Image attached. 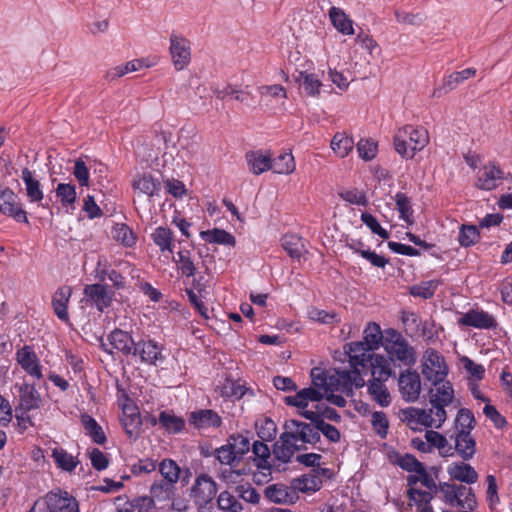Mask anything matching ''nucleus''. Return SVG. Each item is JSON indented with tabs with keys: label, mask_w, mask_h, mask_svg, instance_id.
Segmentation results:
<instances>
[{
	"label": "nucleus",
	"mask_w": 512,
	"mask_h": 512,
	"mask_svg": "<svg viewBox=\"0 0 512 512\" xmlns=\"http://www.w3.org/2000/svg\"><path fill=\"white\" fill-rule=\"evenodd\" d=\"M46 506L50 512H79L78 502L67 492L49 493Z\"/></svg>",
	"instance_id": "obj_23"
},
{
	"label": "nucleus",
	"mask_w": 512,
	"mask_h": 512,
	"mask_svg": "<svg viewBox=\"0 0 512 512\" xmlns=\"http://www.w3.org/2000/svg\"><path fill=\"white\" fill-rule=\"evenodd\" d=\"M441 284L440 280H428L423 281L410 288V294L415 297H421L423 299H429L433 297L438 286Z\"/></svg>",
	"instance_id": "obj_58"
},
{
	"label": "nucleus",
	"mask_w": 512,
	"mask_h": 512,
	"mask_svg": "<svg viewBox=\"0 0 512 512\" xmlns=\"http://www.w3.org/2000/svg\"><path fill=\"white\" fill-rule=\"evenodd\" d=\"M157 468L162 478L160 480L167 481L174 485L177 484L180 478V467L179 465L172 459H163L159 464H157Z\"/></svg>",
	"instance_id": "obj_47"
},
{
	"label": "nucleus",
	"mask_w": 512,
	"mask_h": 512,
	"mask_svg": "<svg viewBox=\"0 0 512 512\" xmlns=\"http://www.w3.org/2000/svg\"><path fill=\"white\" fill-rule=\"evenodd\" d=\"M246 161L250 171L255 175H260L265 171L271 170V157L262 151H250L246 154Z\"/></svg>",
	"instance_id": "obj_36"
},
{
	"label": "nucleus",
	"mask_w": 512,
	"mask_h": 512,
	"mask_svg": "<svg viewBox=\"0 0 512 512\" xmlns=\"http://www.w3.org/2000/svg\"><path fill=\"white\" fill-rule=\"evenodd\" d=\"M133 188L149 197H153L158 195L161 189V183L150 174H143L133 181Z\"/></svg>",
	"instance_id": "obj_44"
},
{
	"label": "nucleus",
	"mask_w": 512,
	"mask_h": 512,
	"mask_svg": "<svg viewBox=\"0 0 512 512\" xmlns=\"http://www.w3.org/2000/svg\"><path fill=\"white\" fill-rule=\"evenodd\" d=\"M295 161L291 153H281L271 159V170L277 174H290L295 170Z\"/></svg>",
	"instance_id": "obj_52"
},
{
	"label": "nucleus",
	"mask_w": 512,
	"mask_h": 512,
	"mask_svg": "<svg viewBox=\"0 0 512 512\" xmlns=\"http://www.w3.org/2000/svg\"><path fill=\"white\" fill-rule=\"evenodd\" d=\"M325 397V393L321 387L312 384L311 387L298 391L295 395L285 397L284 401L289 406H295L302 411L307 409L309 402H319Z\"/></svg>",
	"instance_id": "obj_16"
},
{
	"label": "nucleus",
	"mask_w": 512,
	"mask_h": 512,
	"mask_svg": "<svg viewBox=\"0 0 512 512\" xmlns=\"http://www.w3.org/2000/svg\"><path fill=\"white\" fill-rule=\"evenodd\" d=\"M151 238L161 253H173L174 235L171 229L159 226L153 231Z\"/></svg>",
	"instance_id": "obj_38"
},
{
	"label": "nucleus",
	"mask_w": 512,
	"mask_h": 512,
	"mask_svg": "<svg viewBox=\"0 0 512 512\" xmlns=\"http://www.w3.org/2000/svg\"><path fill=\"white\" fill-rule=\"evenodd\" d=\"M72 295L70 286H62L58 288L52 298V307L56 316L64 321H69L68 303Z\"/></svg>",
	"instance_id": "obj_26"
},
{
	"label": "nucleus",
	"mask_w": 512,
	"mask_h": 512,
	"mask_svg": "<svg viewBox=\"0 0 512 512\" xmlns=\"http://www.w3.org/2000/svg\"><path fill=\"white\" fill-rule=\"evenodd\" d=\"M175 491L176 485L159 479L154 480L149 489L156 504H162L160 508H164L173 499Z\"/></svg>",
	"instance_id": "obj_27"
},
{
	"label": "nucleus",
	"mask_w": 512,
	"mask_h": 512,
	"mask_svg": "<svg viewBox=\"0 0 512 512\" xmlns=\"http://www.w3.org/2000/svg\"><path fill=\"white\" fill-rule=\"evenodd\" d=\"M387 353L405 365H413L416 362V353L405 338L396 331L390 332V338H386L384 344Z\"/></svg>",
	"instance_id": "obj_8"
},
{
	"label": "nucleus",
	"mask_w": 512,
	"mask_h": 512,
	"mask_svg": "<svg viewBox=\"0 0 512 512\" xmlns=\"http://www.w3.org/2000/svg\"><path fill=\"white\" fill-rule=\"evenodd\" d=\"M15 360L29 376L37 380L43 378L42 365L32 346L25 345L18 349Z\"/></svg>",
	"instance_id": "obj_12"
},
{
	"label": "nucleus",
	"mask_w": 512,
	"mask_h": 512,
	"mask_svg": "<svg viewBox=\"0 0 512 512\" xmlns=\"http://www.w3.org/2000/svg\"><path fill=\"white\" fill-rule=\"evenodd\" d=\"M328 472L326 468L312 469L309 473L303 474L291 481V488L294 491L313 493L322 487V475Z\"/></svg>",
	"instance_id": "obj_15"
},
{
	"label": "nucleus",
	"mask_w": 512,
	"mask_h": 512,
	"mask_svg": "<svg viewBox=\"0 0 512 512\" xmlns=\"http://www.w3.org/2000/svg\"><path fill=\"white\" fill-rule=\"evenodd\" d=\"M264 492L266 498L274 503L292 502L294 496V492L282 484L269 485Z\"/></svg>",
	"instance_id": "obj_43"
},
{
	"label": "nucleus",
	"mask_w": 512,
	"mask_h": 512,
	"mask_svg": "<svg viewBox=\"0 0 512 512\" xmlns=\"http://www.w3.org/2000/svg\"><path fill=\"white\" fill-rule=\"evenodd\" d=\"M285 437L291 439L296 444L304 446L305 444L315 445L320 441V435L314 424L305 423L295 419H290L284 423Z\"/></svg>",
	"instance_id": "obj_4"
},
{
	"label": "nucleus",
	"mask_w": 512,
	"mask_h": 512,
	"mask_svg": "<svg viewBox=\"0 0 512 512\" xmlns=\"http://www.w3.org/2000/svg\"><path fill=\"white\" fill-rule=\"evenodd\" d=\"M422 374L429 382L443 380L448 374L444 357L433 348L427 349L423 354Z\"/></svg>",
	"instance_id": "obj_6"
},
{
	"label": "nucleus",
	"mask_w": 512,
	"mask_h": 512,
	"mask_svg": "<svg viewBox=\"0 0 512 512\" xmlns=\"http://www.w3.org/2000/svg\"><path fill=\"white\" fill-rule=\"evenodd\" d=\"M257 434L263 441H272L277 433L276 423L270 418H265L256 423Z\"/></svg>",
	"instance_id": "obj_63"
},
{
	"label": "nucleus",
	"mask_w": 512,
	"mask_h": 512,
	"mask_svg": "<svg viewBox=\"0 0 512 512\" xmlns=\"http://www.w3.org/2000/svg\"><path fill=\"white\" fill-rule=\"evenodd\" d=\"M333 152L340 158L346 157L354 147V140L344 132H337L330 143Z\"/></svg>",
	"instance_id": "obj_42"
},
{
	"label": "nucleus",
	"mask_w": 512,
	"mask_h": 512,
	"mask_svg": "<svg viewBox=\"0 0 512 512\" xmlns=\"http://www.w3.org/2000/svg\"><path fill=\"white\" fill-rule=\"evenodd\" d=\"M425 439L430 443L431 451L437 449L441 457H453L454 450L447 438L441 433L434 430H427L425 432Z\"/></svg>",
	"instance_id": "obj_35"
},
{
	"label": "nucleus",
	"mask_w": 512,
	"mask_h": 512,
	"mask_svg": "<svg viewBox=\"0 0 512 512\" xmlns=\"http://www.w3.org/2000/svg\"><path fill=\"white\" fill-rule=\"evenodd\" d=\"M387 381L369 380L367 390L371 399L380 407H388L392 402L391 394L386 386Z\"/></svg>",
	"instance_id": "obj_33"
},
{
	"label": "nucleus",
	"mask_w": 512,
	"mask_h": 512,
	"mask_svg": "<svg viewBox=\"0 0 512 512\" xmlns=\"http://www.w3.org/2000/svg\"><path fill=\"white\" fill-rule=\"evenodd\" d=\"M300 85L309 96H317L320 93L321 81L315 74L301 72L299 75Z\"/></svg>",
	"instance_id": "obj_59"
},
{
	"label": "nucleus",
	"mask_w": 512,
	"mask_h": 512,
	"mask_svg": "<svg viewBox=\"0 0 512 512\" xmlns=\"http://www.w3.org/2000/svg\"><path fill=\"white\" fill-rule=\"evenodd\" d=\"M169 44V53L175 70L186 69L191 62V42L183 35L172 32Z\"/></svg>",
	"instance_id": "obj_7"
},
{
	"label": "nucleus",
	"mask_w": 512,
	"mask_h": 512,
	"mask_svg": "<svg viewBox=\"0 0 512 512\" xmlns=\"http://www.w3.org/2000/svg\"><path fill=\"white\" fill-rule=\"evenodd\" d=\"M217 494L216 482L207 474H200L194 481L190 497L199 508H205L211 504Z\"/></svg>",
	"instance_id": "obj_5"
},
{
	"label": "nucleus",
	"mask_w": 512,
	"mask_h": 512,
	"mask_svg": "<svg viewBox=\"0 0 512 512\" xmlns=\"http://www.w3.org/2000/svg\"><path fill=\"white\" fill-rule=\"evenodd\" d=\"M433 387L430 389V404L435 411L445 410L454 399V389L452 384L445 379L431 382Z\"/></svg>",
	"instance_id": "obj_14"
},
{
	"label": "nucleus",
	"mask_w": 512,
	"mask_h": 512,
	"mask_svg": "<svg viewBox=\"0 0 512 512\" xmlns=\"http://www.w3.org/2000/svg\"><path fill=\"white\" fill-rule=\"evenodd\" d=\"M282 247L291 258L300 259L306 251L303 240L296 234H286L283 236Z\"/></svg>",
	"instance_id": "obj_45"
},
{
	"label": "nucleus",
	"mask_w": 512,
	"mask_h": 512,
	"mask_svg": "<svg viewBox=\"0 0 512 512\" xmlns=\"http://www.w3.org/2000/svg\"><path fill=\"white\" fill-rule=\"evenodd\" d=\"M329 18L338 32L344 35L354 34L353 22L341 8L332 7L329 10Z\"/></svg>",
	"instance_id": "obj_37"
},
{
	"label": "nucleus",
	"mask_w": 512,
	"mask_h": 512,
	"mask_svg": "<svg viewBox=\"0 0 512 512\" xmlns=\"http://www.w3.org/2000/svg\"><path fill=\"white\" fill-rule=\"evenodd\" d=\"M451 439L454 440V445H452L454 455L457 454L464 461H469L474 457L476 441L469 430L456 431Z\"/></svg>",
	"instance_id": "obj_17"
},
{
	"label": "nucleus",
	"mask_w": 512,
	"mask_h": 512,
	"mask_svg": "<svg viewBox=\"0 0 512 512\" xmlns=\"http://www.w3.org/2000/svg\"><path fill=\"white\" fill-rule=\"evenodd\" d=\"M158 423L169 433H179L185 426V421L171 411L160 412Z\"/></svg>",
	"instance_id": "obj_51"
},
{
	"label": "nucleus",
	"mask_w": 512,
	"mask_h": 512,
	"mask_svg": "<svg viewBox=\"0 0 512 512\" xmlns=\"http://www.w3.org/2000/svg\"><path fill=\"white\" fill-rule=\"evenodd\" d=\"M21 177L25 184L28 200L32 203H38L42 207H45V205L41 204V201L44 198V193L41 189L40 182L34 178L33 173L28 168H24L22 170Z\"/></svg>",
	"instance_id": "obj_32"
},
{
	"label": "nucleus",
	"mask_w": 512,
	"mask_h": 512,
	"mask_svg": "<svg viewBox=\"0 0 512 512\" xmlns=\"http://www.w3.org/2000/svg\"><path fill=\"white\" fill-rule=\"evenodd\" d=\"M399 392L406 402L418 400L421 392V379L416 371L407 370L400 374L398 379Z\"/></svg>",
	"instance_id": "obj_13"
},
{
	"label": "nucleus",
	"mask_w": 512,
	"mask_h": 512,
	"mask_svg": "<svg viewBox=\"0 0 512 512\" xmlns=\"http://www.w3.org/2000/svg\"><path fill=\"white\" fill-rule=\"evenodd\" d=\"M458 488L461 491H457L452 507L457 508L460 512L473 510L477 505L473 489L462 484H459Z\"/></svg>",
	"instance_id": "obj_39"
},
{
	"label": "nucleus",
	"mask_w": 512,
	"mask_h": 512,
	"mask_svg": "<svg viewBox=\"0 0 512 512\" xmlns=\"http://www.w3.org/2000/svg\"><path fill=\"white\" fill-rule=\"evenodd\" d=\"M459 484L453 482H440L437 486L436 496L442 500L445 504L452 507Z\"/></svg>",
	"instance_id": "obj_60"
},
{
	"label": "nucleus",
	"mask_w": 512,
	"mask_h": 512,
	"mask_svg": "<svg viewBox=\"0 0 512 512\" xmlns=\"http://www.w3.org/2000/svg\"><path fill=\"white\" fill-rule=\"evenodd\" d=\"M81 424L83 425L86 434L92 439L94 443L102 445L106 442L107 438L102 427L92 416L83 414L81 416Z\"/></svg>",
	"instance_id": "obj_40"
},
{
	"label": "nucleus",
	"mask_w": 512,
	"mask_h": 512,
	"mask_svg": "<svg viewBox=\"0 0 512 512\" xmlns=\"http://www.w3.org/2000/svg\"><path fill=\"white\" fill-rule=\"evenodd\" d=\"M83 295L81 302L86 306L96 307L100 312L111 305L113 298V292L109 290L108 286L100 283L86 285Z\"/></svg>",
	"instance_id": "obj_9"
},
{
	"label": "nucleus",
	"mask_w": 512,
	"mask_h": 512,
	"mask_svg": "<svg viewBox=\"0 0 512 512\" xmlns=\"http://www.w3.org/2000/svg\"><path fill=\"white\" fill-rule=\"evenodd\" d=\"M113 238L126 247H132L136 242L133 231L126 224H116L114 226Z\"/></svg>",
	"instance_id": "obj_61"
},
{
	"label": "nucleus",
	"mask_w": 512,
	"mask_h": 512,
	"mask_svg": "<svg viewBox=\"0 0 512 512\" xmlns=\"http://www.w3.org/2000/svg\"><path fill=\"white\" fill-rule=\"evenodd\" d=\"M382 340L383 335L380 326L377 323L372 322L364 329L363 340L359 342L374 351L381 346Z\"/></svg>",
	"instance_id": "obj_46"
},
{
	"label": "nucleus",
	"mask_w": 512,
	"mask_h": 512,
	"mask_svg": "<svg viewBox=\"0 0 512 512\" xmlns=\"http://www.w3.org/2000/svg\"><path fill=\"white\" fill-rule=\"evenodd\" d=\"M446 418V411L441 409L435 411L433 408L426 410L408 407L402 410V420L414 431H421L428 427L440 428Z\"/></svg>",
	"instance_id": "obj_3"
},
{
	"label": "nucleus",
	"mask_w": 512,
	"mask_h": 512,
	"mask_svg": "<svg viewBox=\"0 0 512 512\" xmlns=\"http://www.w3.org/2000/svg\"><path fill=\"white\" fill-rule=\"evenodd\" d=\"M201 238L209 243L222 244L227 246L235 245V237L229 232L221 229H212L207 231H202L200 233Z\"/></svg>",
	"instance_id": "obj_50"
},
{
	"label": "nucleus",
	"mask_w": 512,
	"mask_h": 512,
	"mask_svg": "<svg viewBox=\"0 0 512 512\" xmlns=\"http://www.w3.org/2000/svg\"><path fill=\"white\" fill-rule=\"evenodd\" d=\"M429 143L428 131L422 127L406 125L394 137V147L398 154L412 159L418 151Z\"/></svg>",
	"instance_id": "obj_2"
},
{
	"label": "nucleus",
	"mask_w": 512,
	"mask_h": 512,
	"mask_svg": "<svg viewBox=\"0 0 512 512\" xmlns=\"http://www.w3.org/2000/svg\"><path fill=\"white\" fill-rule=\"evenodd\" d=\"M475 74L476 69L474 68H466L462 71L454 72L444 79L443 88L446 89V91L453 90L465 80L475 76Z\"/></svg>",
	"instance_id": "obj_57"
},
{
	"label": "nucleus",
	"mask_w": 512,
	"mask_h": 512,
	"mask_svg": "<svg viewBox=\"0 0 512 512\" xmlns=\"http://www.w3.org/2000/svg\"><path fill=\"white\" fill-rule=\"evenodd\" d=\"M475 427V418L473 413L466 408H461L455 419V429L459 430H469L471 432Z\"/></svg>",
	"instance_id": "obj_64"
},
{
	"label": "nucleus",
	"mask_w": 512,
	"mask_h": 512,
	"mask_svg": "<svg viewBox=\"0 0 512 512\" xmlns=\"http://www.w3.org/2000/svg\"><path fill=\"white\" fill-rule=\"evenodd\" d=\"M300 414L314 424L315 428L318 430L319 435L322 433L329 441L334 443L340 441L339 430L335 426L326 423L323 419H321L317 412L302 411Z\"/></svg>",
	"instance_id": "obj_28"
},
{
	"label": "nucleus",
	"mask_w": 512,
	"mask_h": 512,
	"mask_svg": "<svg viewBox=\"0 0 512 512\" xmlns=\"http://www.w3.org/2000/svg\"><path fill=\"white\" fill-rule=\"evenodd\" d=\"M252 453L255 458L257 468L264 477L270 475L269 459L271 457L270 449L264 441H255L252 445Z\"/></svg>",
	"instance_id": "obj_34"
},
{
	"label": "nucleus",
	"mask_w": 512,
	"mask_h": 512,
	"mask_svg": "<svg viewBox=\"0 0 512 512\" xmlns=\"http://www.w3.org/2000/svg\"><path fill=\"white\" fill-rule=\"evenodd\" d=\"M51 457L53 458L57 468L66 471L73 472L80 463L76 456L68 453L58 443L54 442L53 447H50Z\"/></svg>",
	"instance_id": "obj_31"
},
{
	"label": "nucleus",
	"mask_w": 512,
	"mask_h": 512,
	"mask_svg": "<svg viewBox=\"0 0 512 512\" xmlns=\"http://www.w3.org/2000/svg\"><path fill=\"white\" fill-rule=\"evenodd\" d=\"M458 324L476 329H494L497 327L495 318L484 310L472 309L464 313Z\"/></svg>",
	"instance_id": "obj_18"
},
{
	"label": "nucleus",
	"mask_w": 512,
	"mask_h": 512,
	"mask_svg": "<svg viewBox=\"0 0 512 512\" xmlns=\"http://www.w3.org/2000/svg\"><path fill=\"white\" fill-rule=\"evenodd\" d=\"M19 408L24 412L38 409L41 403V396L35 385L23 383L19 386Z\"/></svg>",
	"instance_id": "obj_25"
},
{
	"label": "nucleus",
	"mask_w": 512,
	"mask_h": 512,
	"mask_svg": "<svg viewBox=\"0 0 512 512\" xmlns=\"http://www.w3.org/2000/svg\"><path fill=\"white\" fill-rule=\"evenodd\" d=\"M410 501H412L416 507V512H434L430 502L433 499L431 492L411 488L408 491Z\"/></svg>",
	"instance_id": "obj_48"
},
{
	"label": "nucleus",
	"mask_w": 512,
	"mask_h": 512,
	"mask_svg": "<svg viewBox=\"0 0 512 512\" xmlns=\"http://www.w3.org/2000/svg\"><path fill=\"white\" fill-rule=\"evenodd\" d=\"M396 209L399 212V217L408 225L414 223V210L411 205L410 199L402 192L396 193L394 197Z\"/></svg>",
	"instance_id": "obj_49"
},
{
	"label": "nucleus",
	"mask_w": 512,
	"mask_h": 512,
	"mask_svg": "<svg viewBox=\"0 0 512 512\" xmlns=\"http://www.w3.org/2000/svg\"><path fill=\"white\" fill-rule=\"evenodd\" d=\"M133 356H139L141 362L155 365L158 360L163 359L162 347L153 340H140L135 343Z\"/></svg>",
	"instance_id": "obj_21"
},
{
	"label": "nucleus",
	"mask_w": 512,
	"mask_h": 512,
	"mask_svg": "<svg viewBox=\"0 0 512 512\" xmlns=\"http://www.w3.org/2000/svg\"><path fill=\"white\" fill-rule=\"evenodd\" d=\"M312 384L321 387L326 394L340 391L346 396L353 394V387L361 388L365 385L362 375L355 371H347V368H338L334 373L324 371L320 368L311 370Z\"/></svg>",
	"instance_id": "obj_1"
},
{
	"label": "nucleus",
	"mask_w": 512,
	"mask_h": 512,
	"mask_svg": "<svg viewBox=\"0 0 512 512\" xmlns=\"http://www.w3.org/2000/svg\"><path fill=\"white\" fill-rule=\"evenodd\" d=\"M143 67H150L149 63H146L145 59H134L125 64H121L111 68L107 72V78L110 80H115L120 78L130 72H135L140 70Z\"/></svg>",
	"instance_id": "obj_41"
},
{
	"label": "nucleus",
	"mask_w": 512,
	"mask_h": 512,
	"mask_svg": "<svg viewBox=\"0 0 512 512\" xmlns=\"http://www.w3.org/2000/svg\"><path fill=\"white\" fill-rule=\"evenodd\" d=\"M0 212L17 222L28 223L26 211L17 194L9 188L0 189Z\"/></svg>",
	"instance_id": "obj_11"
},
{
	"label": "nucleus",
	"mask_w": 512,
	"mask_h": 512,
	"mask_svg": "<svg viewBox=\"0 0 512 512\" xmlns=\"http://www.w3.org/2000/svg\"><path fill=\"white\" fill-rule=\"evenodd\" d=\"M189 424L196 429L219 428L222 418L212 409H199L190 413Z\"/></svg>",
	"instance_id": "obj_22"
},
{
	"label": "nucleus",
	"mask_w": 512,
	"mask_h": 512,
	"mask_svg": "<svg viewBox=\"0 0 512 512\" xmlns=\"http://www.w3.org/2000/svg\"><path fill=\"white\" fill-rule=\"evenodd\" d=\"M308 317L310 320L321 324H334L340 321L335 312L322 310L316 307H311L308 310Z\"/></svg>",
	"instance_id": "obj_62"
},
{
	"label": "nucleus",
	"mask_w": 512,
	"mask_h": 512,
	"mask_svg": "<svg viewBox=\"0 0 512 512\" xmlns=\"http://www.w3.org/2000/svg\"><path fill=\"white\" fill-rule=\"evenodd\" d=\"M305 448V446L296 444L291 439L286 438L285 434L282 433L279 440L274 444L273 455L278 461L288 463L297 451Z\"/></svg>",
	"instance_id": "obj_24"
},
{
	"label": "nucleus",
	"mask_w": 512,
	"mask_h": 512,
	"mask_svg": "<svg viewBox=\"0 0 512 512\" xmlns=\"http://www.w3.org/2000/svg\"><path fill=\"white\" fill-rule=\"evenodd\" d=\"M480 233L475 225L463 224L459 229L458 242L461 247L467 248L480 240Z\"/></svg>",
	"instance_id": "obj_54"
},
{
	"label": "nucleus",
	"mask_w": 512,
	"mask_h": 512,
	"mask_svg": "<svg viewBox=\"0 0 512 512\" xmlns=\"http://www.w3.org/2000/svg\"><path fill=\"white\" fill-rule=\"evenodd\" d=\"M344 351L349 358L347 371H355L359 375H362V371L366 369L375 355L372 353L373 350L358 341L347 343L344 346Z\"/></svg>",
	"instance_id": "obj_10"
},
{
	"label": "nucleus",
	"mask_w": 512,
	"mask_h": 512,
	"mask_svg": "<svg viewBox=\"0 0 512 512\" xmlns=\"http://www.w3.org/2000/svg\"><path fill=\"white\" fill-rule=\"evenodd\" d=\"M108 341L112 348L121 352L123 355H132L135 348V342L132 336L121 329H114L108 335Z\"/></svg>",
	"instance_id": "obj_30"
},
{
	"label": "nucleus",
	"mask_w": 512,
	"mask_h": 512,
	"mask_svg": "<svg viewBox=\"0 0 512 512\" xmlns=\"http://www.w3.org/2000/svg\"><path fill=\"white\" fill-rule=\"evenodd\" d=\"M503 178L502 169L490 162L479 171L476 186L481 190L490 191L497 188Z\"/></svg>",
	"instance_id": "obj_19"
},
{
	"label": "nucleus",
	"mask_w": 512,
	"mask_h": 512,
	"mask_svg": "<svg viewBox=\"0 0 512 512\" xmlns=\"http://www.w3.org/2000/svg\"><path fill=\"white\" fill-rule=\"evenodd\" d=\"M369 365L371 370L370 380H375L377 382L388 381L394 373L391 366V359L381 354L374 355Z\"/></svg>",
	"instance_id": "obj_29"
},
{
	"label": "nucleus",
	"mask_w": 512,
	"mask_h": 512,
	"mask_svg": "<svg viewBox=\"0 0 512 512\" xmlns=\"http://www.w3.org/2000/svg\"><path fill=\"white\" fill-rule=\"evenodd\" d=\"M215 96L220 99L224 100L226 97L230 96L234 98L237 101H240L241 103H244L247 106H250V99H252V95L249 92L237 90L231 85H228L222 89H215L214 90Z\"/></svg>",
	"instance_id": "obj_56"
},
{
	"label": "nucleus",
	"mask_w": 512,
	"mask_h": 512,
	"mask_svg": "<svg viewBox=\"0 0 512 512\" xmlns=\"http://www.w3.org/2000/svg\"><path fill=\"white\" fill-rule=\"evenodd\" d=\"M447 474L452 480H456L467 485L476 483L479 478L475 468L464 460L450 463L447 466Z\"/></svg>",
	"instance_id": "obj_20"
},
{
	"label": "nucleus",
	"mask_w": 512,
	"mask_h": 512,
	"mask_svg": "<svg viewBox=\"0 0 512 512\" xmlns=\"http://www.w3.org/2000/svg\"><path fill=\"white\" fill-rule=\"evenodd\" d=\"M173 261L178 265V270L183 276L193 277L195 275L196 266L189 250H179L177 252V258H173Z\"/></svg>",
	"instance_id": "obj_53"
},
{
	"label": "nucleus",
	"mask_w": 512,
	"mask_h": 512,
	"mask_svg": "<svg viewBox=\"0 0 512 512\" xmlns=\"http://www.w3.org/2000/svg\"><path fill=\"white\" fill-rule=\"evenodd\" d=\"M55 193L62 206L66 208L73 206L77 198L76 187L70 183H59Z\"/></svg>",
	"instance_id": "obj_55"
}]
</instances>
